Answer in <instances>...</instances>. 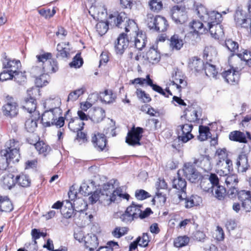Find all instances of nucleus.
Masks as SVG:
<instances>
[{
    "label": "nucleus",
    "instance_id": "nucleus-1",
    "mask_svg": "<svg viewBox=\"0 0 251 251\" xmlns=\"http://www.w3.org/2000/svg\"><path fill=\"white\" fill-rule=\"evenodd\" d=\"M112 181L115 183L117 180H111L110 182L104 184L102 189L100 190V202L104 205H109L112 202L115 201H117V197L126 200H128L129 197L128 194L123 193L120 187L113 190L114 186Z\"/></svg>",
    "mask_w": 251,
    "mask_h": 251
},
{
    "label": "nucleus",
    "instance_id": "nucleus-2",
    "mask_svg": "<svg viewBox=\"0 0 251 251\" xmlns=\"http://www.w3.org/2000/svg\"><path fill=\"white\" fill-rule=\"evenodd\" d=\"M112 26H115L119 28L124 27L126 32L135 31L137 27L136 23L132 20L128 18L125 12L115 13L109 16V22Z\"/></svg>",
    "mask_w": 251,
    "mask_h": 251
},
{
    "label": "nucleus",
    "instance_id": "nucleus-3",
    "mask_svg": "<svg viewBox=\"0 0 251 251\" xmlns=\"http://www.w3.org/2000/svg\"><path fill=\"white\" fill-rule=\"evenodd\" d=\"M51 57L52 54L49 52L36 55L37 63L42 66L43 72L47 75L55 73L58 69L57 62Z\"/></svg>",
    "mask_w": 251,
    "mask_h": 251
},
{
    "label": "nucleus",
    "instance_id": "nucleus-4",
    "mask_svg": "<svg viewBox=\"0 0 251 251\" xmlns=\"http://www.w3.org/2000/svg\"><path fill=\"white\" fill-rule=\"evenodd\" d=\"M62 114L56 115L54 111L45 109L42 114L41 122L45 126H55L57 127H61L64 125V118L61 116Z\"/></svg>",
    "mask_w": 251,
    "mask_h": 251
},
{
    "label": "nucleus",
    "instance_id": "nucleus-5",
    "mask_svg": "<svg viewBox=\"0 0 251 251\" xmlns=\"http://www.w3.org/2000/svg\"><path fill=\"white\" fill-rule=\"evenodd\" d=\"M146 22L150 29L158 32H165L169 27L168 22L164 17L154 16L151 14L147 15Z\"/></svg>",
    "mask_w": 251,
    "mask_h": 251
},
{
    "label": "nucleus",
    "instance_id": "nucleus-6",
    "mask_svg": "<svg viewBox=\"0 0 251 251\" xmlns=\"http://www.w3.org/2000/svg\"><path fill=\"white\" fill-rule=\"evenodd\" d=\"M0 170H6L9 164L18 162L20 158L19 150H1L0 152Z\"/></svg>",
    "mask_w": 251,
    "mask_h": 251
},
{
    "label": "nucleus",
    "instance_id": "nucleus-7",
    "mask_svg": "<svg viewBox=\"0 0 251 251\" xmlns=\"http://www.w3.org/2000/svg\"><path fill=\"white\" fill-rule=\"evenodd\" d=\"M189 26L192 29L186 36V38H190L192 40L199 39L200 34H202L208 31L207 26L197 21H193L189 24Z\"/></svg>",
    "mask_w": 251,
    "mask_h": 251
},
{
    "label": "nucleus",
    "instance_id": "nucleus-8",
    "mask_svg": "<svg viewBox=\"0 0 251 251\" xmlns=\"http://www.w3.org/2000/svg\"><path fill=\"white\" fill-rule=\"evenodd\" d=\"M18 105L14 99L9 95L6 97V103L2 106L3 114L7 117L16 116L18 113Z\"/></svg>",
    "mask_w": 251,
    "mask_h": 251
},
{
    "label": "nucleus",
    "instance_id": "nucleus-9",
    "mask_svg": "<svg viewBox=\"0 0 251 251\" xmlns=\"http://www.w3.org/2000/svg\"><path fill=\"white\" fill-rule=\"evenodd\" d=\"M185 119L189 122L199 121L202 114V109L196 103L188 106L184 111Z\"/></svg>",
    "mask_w": 251,
    "mask_h": 251
},
{
    "label": "nucleus",
    "instance_id": "nucleus-10",
    "mask_svg": "<svg viewBox=\"0 0 251 251\" xmlns=\"http://www.w3.org/2000/svg\"><path fill=\"white\" fill-rule=\"evenodd\" d=\"M3 66L4 68L9 69V71L15 74L14 80L19 82L18 76L20 75L23 78H24V75L20 72L18 70L21 67V62L18 60L11 59L7 56L4 57L3 60Z\"/></svg>",
    "mask_w": 251,
    "mask_h": 251
},
{
    "label": "nucleus",
    "instance_id": "nucleus-11",
    "mask_svg": "<svg viewBox=\"0 0 251 251\" xmlns=\"http://www.w3.org/2000/svg\"><path fill=\"white\" fill-rule=\"evenodd\" d=\"M143 129L140 127H133L129 131L126 139V142L128 145L132 146H140V141L142 137Z\"/></svg>",
    "mask_w": 251,
    "mask_h": 251
},
{
    "label": "nucleus",
    "instance_id": "nucleus-12",
    "mask_svg": "<svg viewBox=\"0 0 251 251\" xmlns=\"http://www.w3.org/2000/svg\"><path fill=\"white\" fill-rule=\"evenodd\" d=\"M182 171L185 177L192 183L198 182L202 177L201 175L190 163L185 164Z\"/></svg>",
    "mask_w": 251,
    "mask_h": 251
},
{
    "label": "nucleus",
    "instance_id": "nucleus-13",
    "mask_svg": "<svg viewBox=\"0 0 251 251\" xmlns=\"http://www.w3.org/2000/svg\"><path fill=\"white\" fill-rule=\"evenodd\" d=\"M39 93V90L37 88H32L27 90L29 98L25 99L22 107L30 113L34 112L36 108V101L33 95Z\"/></svg>",
    "mask_w": 251,
    "mask_h": 251
},
{
    "label": "nucleus",
    "instance_id": "nucleus-14",
    "mask_svg": "<svg viewBox=\"0 0 251 251\" xmlns=\"http://www.w3.org/2000/svg\"><path fill=\"white\" fill-rule=\"evenodd\" d=\"M180 171H178L176 177H175L173 180V187L178 190L177 194L179 199L186 198V181L185 179L180 176Z\"/></svg>",
    "mask_w": 251,
    "mask_h": 251
},
{
    "label": "nucleus",
    "instance_id": "nucleus-15",
    "mask_svg": "<svg viewBox=\"0 0 251 251\" xmlns=\"http://www.w3.org/2000/svg\"><path fill=\"white\" fill-rule=\"evenodd\" d=\"M178 138L183 143H186L193 137L191 133L193 126L191 124H185L178 126Z\"/></svg>",
    "mask_w": 251,
    "mask_h": 251
},
{
    "label": "nucleus",
    "instance_id": "nucleus-16",
    "mask_svg": "<svg viewBox=\"0 0 251 251\" xmlns=\"http://www.w3.org/2000/svg\"><path fill=\"white\" fill-rule=\"evenodd\" d=\"M71 113L70 110H68L65 115V119L67 121H69L68 123V127L74 132H78L83 128L84 123L80 121V119L78 117H74L69 119V114Z\"/></svg>",
    "mask_w": 251,
    "mask_h": 251
},
{
    "label": "nucleus",
    "instance_id": "nucleus-17",
    "mask_svg": "<svg viewBox=\"0 0 251 251\" xmlns=\"http://www.w3.org/2000/svg\"><path fill=\"white\" fill-rule=\"evenodd\" d=\"M127 39V35L124 33H121L115 43V50L117 54H122L127 48L129 43Z\"/></svg>",
    "mask_w": 251,
    "mask_h": 251
},
{
    "label": "nucleus",
    "instance_id": "nucleus-18",
    "mask_svg": "<svg viewBox=\"0 0 251 251\" xmlns=\"http://www.w3.org/2000/svg\"><path fill=\"white\" fill-rule=\"evenodd\" d=\"M238 200L241 202L242 208L246 212L251 211V194L250 191H239Z\"/></svg>",
    "mask_w": 251,
    "mask_h": 251
},
{
    "label": "nucleus",
    "instance_id": "nucleus-19",
    "mask_svg": "<svg viewBox=\"0 0 251 251\" xmlns=\"http://www.w3.org/2000/svg\"><path fill=\"white\" fill-rule=\"evenodd\" d=\"M61 101L60 98L56 97L53 99H47L44 103V107L45 109L54 111L56 115L62 114V111L60 108Z\"/></svg>",
    "mask_w": 251,
    "mask_h": 251
},
{
    "label": "nucleus",
    "instance_id": "nucleus-20",
    "mask_svg": "<svg viewBox=\"0 0 251 251\" xmlns=\"http://www.w3.org/2000/svg\"><path fill=\"white\" fill-rule=\"evenodd\" d=\"M239 75V71L237 67L234 69L232 67V69L226 71L222 74L225 81L230 84H234L238 82Z\"/></svg>",
    "mask_w": 251,
    "mask_h": 251
},
{
    "label": "nucleus",
    "instance_id": "nucleus-21",
    "mask_svg": "<svg viewBox=\"0 0 251 251\" xmlns=\"http://www.w3.org/2000/svg\"><path fill=\"white\" fill-rule=\"evenodd\" d=\"M216 166L218 169V173L221 176H226L233 170L232 161L229 158L225 161L216 163Z\"/></svg>",
    "mask_w": 251,
    "mask_h": 251
},
{
    "label": "nucleus",
    "instance_id": "nucleus-22",
    "mask_svg": "<svg viewBox=\"0 0 251 251\" xmlns=\"http://www.w3.org/2000/svg\"><path fill=\"white\" fill-rule=\"evenodd\" d=\"M247 137L245 134L240 131L235 130L231 132L229 134V138L230 140L239 143H247V138L251 140V135L248 131L246 132Z\"/></svg>",
    "mask_w": 251,
    "mask_h": 251
},
{
    "label": "nucleus",
    "instance_id": "nucleus-23",
    "mask_svg": "<svg viewBox=\"0 0 251 251\" xmlns=\"http://www.w3.org/2000/svg\"><path fill=\"white\" fill-rule=\"evenodd\" d=\"M204 64L200 58L194 56L189 59L188 68L195 73L203 71Z\"/></svg>",
    "mask_w": 251,
    "mask_h": 251
},
{
    "label": "nucleus",
    "instance_id": "nucleus-24",
    "mask_svg": "<svg viewBox=\"0 0 251 251\" xmlns=\"http://www.w3.org/2000/svg\"><path fill=\"white\" fill-rule=\"evenodd\" d=\"M204 189L207 192L211 194L219 200H223L226 194V190L225 188L222 186L214 185L213 188L208 187V189L204 188Z\"/></svg>",
    "mask_w": 251,
    "mask_h": 251
},
{
    "label": "nucleus",
    "instance_id": "nucleus-25",
    "mask_svg": "<svg viewBox=\"0 0 251 251\" xmlns=\"http://www.w3.org/2000/svg\"><path fill=\"white\" fill-rule=\"evenodd\" d=\"M172 19L176 23H182L186 17L185 11L183 8L178 5L174 6L171 9Z\"/></svg>",
    "mask_w": 251,
    "mask_h": 251
},
{
    "label": "nucleus",
    "instance_id": "nucleus-26",
    "mask_svg": "<svg viewBox=\"0 0 251 251\" xmlns=\"http://www.w3.org/2000/svg\"><path fill=\"white\" fill-rule=\"evenodd\" d=\"M156 188V195L158 198H160V201L165 202L166 201V194L161 191V190H166L167 189V184L163 178H159L155 183Z\"/></svg>",
    "mask_w": 251,
    "mask_h": 251
},
{
    "label": "nucleus",
    "instance_id": "nucleus-27",
    "mask_svg": "<svg viewBox=\"0 0 251 251\" xmlns=\"http://www.w3.org/2000/svg\"><path fill=\"white\" fill-rule=\"evenodd\" d=\"M208 17L204 22L207 27L215 24L221 23L223 20L222 14L216 11H209Z\"/></svg>",
    "mask_w": 251,
    "mask_h": 251
},
{
    "label": "nucleus",
    "instance_id": "nucleus-28",
    "mask_svg": "<svg viewBox=\"0 0 251 251\" xmlns=\"http://www.w3.org/2000/svg\"><path fill=\"white\" fill-rule=\"evenodd\" d=\"M169 46L172 50H179L184 45L182 37L178 34H174L170 38Z\"/></svg>",
    "mask_w": 251,
    "mask_h": 251
},
{
    "label": "nucleus",
    "instance_id": "nucleus-29",
    "mask_svg": "<svg viewBox=\"0 0 251 251\" xmlns=\"http://www.w3.org/2000/svg\"><path fill=\"white\" fill-rule=\"evenodd\" d=\"M92 142L94 146L100 151H102L106 147V139L103 134L97 133L92 137Z\"/></svg>",
    "mask_w": 251,
    "mask_h": 251
},
{
    "label": "nucleus",
    "instance_id": "nucleus-30",
    "mask_svg": "<svg viewBox=\"0 0 251 251\" xmlns=\"http://www.w3.org/2000/svg\"><path fill=\"white\" fill-rule=\"evenodd\" d=\"M56 50L57 51V57L64 58L70 57V48L69 43L67 44L65 43H59L57 46Z\"/></svg>",
    "mask_w": 251,
    "mask_h": 251
},
{
    "label": "nucleus",
    "instance_id": "nucleus-31",
    "mask_svg": "<svg viewBox=\"0 0 251 251\" xmlns=\"http://www.w3.org/2000/svg\"><path fill=\"white\" fill-rule=\"evenodd\" d=\"M85 246L90 251L95 250L99 245L97 237L93 234H89L84 237Z\"/></svg>",
    "mask_w": 251,
    "mask_h": 251
},
{
    "label": "nucleus",
    "instance_id": "nucleus-32",
    "mask_svg": "<svg viewBox=\"0 0 251 251\" xmlns=\"http://www.w3.org/2000/svg\"><path fill=\"white\" fill-rule=\"evenodd\" d=\"M180 73L176 72L175 75H173V80L172 83L174 85H176V88L181 91V89L186 87L187 82L185 80V77L180 75Z\"/></svg>",
    "mask_w": 251,
    "mask_h": 251
},
{
    "label": "nucleus",
    "instance_id": "nucleus-33",
    "mask_svg": "<svg viewBox=\"0 0 251 251\" xmlns=\"http://www.w3.org/2000/svg\"><path fill=\"white\" fill-rule=\"evenodd\" d=\"M236 165L238 172L242 173L245 172L249 168L248 160L245 154L239 155L237 158Z\"/></svg>",
    "mask_w": 251,
    "mask_h": 251
},
{
    "label": "nucleus",
    "instance_id": "nucleus-34",
    "mask_svg": "<svg viewBox=\"0 0 251 251\" xmlns=\"http://www.w3.org/2000/svg\"><path fill=\"white\" fill-rule=\"evenodd\" d=\"M207 29L211 36L215 39L222 38L224 35L223 28L221 23L215 24L211 26L209 25Z\"/></svg>",
    "mask_w": 251,
    "mask_h": 251
},
{
    "label": "nucleus",
    "instance_id": "nucleus-35",
    "mask_svg": "<svg viewBox=\"0 0 251 251\" xmlns=\"http://www.w3.org/2000/svg\"><path fill=\"white\" fill-rule=\"evenodd\" d=\"M133 42L135 48L140 50H142L147 42L146 34L142 31L139 32L136 34Z\"/></svg>",
    "mask_w": 251,
    "mask_h": 251
},
{
    "label": "nucleus",
    "instance_id": "nucleus-36",
    "mask_svg": "<svg viewBox=\"0 0 251 251\" xmlns=\"http://www.w3.org/2000/svg\"><path fill=\"white\" fill-rule=\"evenodd\" d=\"M89 12L94 19L102 21L106 13V10L103 7L100 6H92Z\"/></svg>",
    "mask_w": 251,
    "mask_h": 251
},
{
    "label": "nucleus",
    "instance_id": "nucleus-37",
    "mask_svg": "<svg viewBox=\"0 0 251 251\" xmlns=\"http://www.w3.org/2000/svg\"><path fill=\"white\" fill-rule=\"evenodd\" d=\"M13 209L12 203L7 196H0V212H9Z\"/></svg>",
    "mask_w": 251,
    "mask_h": 251
},
{
    "label": "nucleus",
    "instance_id": "nucleus-38",
    "mask_svg": "<svg viewBox=\"0 0 251 251\" xmlns=\"http://www.w3.org/2000/svg\"><path fill=\"white\" fill-rule=\"evenodd\" d=\"M16 183V178L12 174H8L3 177L2 185L5 189H11Z\"/></svg>",
    "mask_w": 251,
    "mask_h": 251
},
{
    "label": "nucleus",
    "instance_id": "nucleus-39",
    "mask_svg": "<svg viewBox=\"0 0 251 251\" xmlns=\"http://www.w3.org/2000/svg\"><path fill=\"white\" fill-rule=\"evenodd\" d=\"M181 201H185V206L187 208H190L200 204L201 201V198L197 195H192L190 198H187L186 195L185 199H179Z\"/></svg>",
    "mask_w": 251,
    "mask_h": 251
},
{
    "label": "nucleus",
    "instance_id": "nucleus-40",
    "mask_svg": "<svg viewBox=\"0 0 251 251\" xmlns=\"http://www.w3.org/2000/svg\"><path fill=\"white\" fill-rule=\"evenodd\" d=\"M147 59L152 64L158 63L160 59V55L154 48H150L146 53Z\"/></svg>",
    "mask_w": 251,
    "mask_h": 251
},
{
    "label": "nucleus",
    "instance_id": "nucleus-41",
    "mask_svg": "<svg viewBox=\"0 0 251 251\" xmlns=\"http://www.w3.org/2000/svg\"><path fill=\"white\" fill-rule=\"evenodd\" d=\"M36 150L40 154H43L44 156L48 154L51 151L50 147L43 141H38L34 144Z\"/></svg>",
    "mask_w": 251,
    "mask_h": 251
},
{
    "label": "nucleus",
    "instance_id": "nucleus-42",
    "mask_svg": "<svg viewBox=\"0 0 251 251\" xmlns=\"http://www.w3.org/2000/svg\"><path fill=\"white\" fill-rule=\"evenodd\" d=\"M16 183L23 187H27L30 186L31 180L27 175L21 174L16 177Z\"/></svg>",
    "mask_w": 251,
    "mask_h": 251
},
{
    "label": "nucleus",
    "instance_id": "nucleus-43",
    "mask_svg": "<svg viewBox=\"0 0 251 251\" xmlns=\"http://www.w3.org/2000/svg\"><path fill=\"white\" fill-rule=\"evenodd\" d=\"M211 159L208 155H202L201 157L200 165L205 172H208L212 168Z\"/></svg>",
    "mask_w": 251,
    "mask_h": 251
},
{
    "label": "nucleus",
    "instance_id": "nucleus-44",
    "mask_svg": "<svg viewBox=\"0 0 251 251\" xmlns=\"http://www.w3.org/2000/svg\"><path fill=\"white\" fill-rule=\"evenodd\" d=\"M109 19H108L107 22H104L102 21H100L99 23H98L96 25V28L97 31L98 33L102 36L108 30V25H110L111 26L113 27L109 23H108Z\"/></svg>",
    "mask_w": 251,
    "mask_h": 251
},
{
    "label": "nucleus",
    "instance_id": "nucleus-45",
    "mask_svg": "<svg viewBox=\"0 0 251 251\" xmlns=\"http://www.w3.org/2000/svg\"><path fill=\"white\" fill-rule=\"evenodd\" d=\"M205 75L208 77H216L218 72L215 66L208 62L204 64V69Z\"/></svg>",
    "mask_w": 251,
    "mask_h": 251
},
{
    "label": "nucleus",
    "instance_id": "nucleus-46",
    "mask_svg": "<svg viewBox=\"0 0 251 251\" xmlns=\"http://www.w3.org/2000/svg\"><path fill=\"white\" fill-rule=\"evenodd\" d=\"M68 206H63L61 210V214L65 218L69 219L72 217L75 213V209L71 203H67Z\"/></svg>",
    "mask_w": 251,
    "mask_h": 251
},
{
    "label": "nucleus",
    "instance_id": "nucleus-47",
    "mask_svg": "<svg viewBox=\"0 0 251 251\" xmlns=\"http://www.w3.org/2000/svg\"><path fill=\"white\" fill-rule=\"evenodd\" d=\"M208 126H199V135L198 138L200 141H204L210 136L211 133Z\"/></svg>",
    "mask_w": 251,
    "mask_h": 251
},
{
    "label": "nucleus",
    "instance_id": "nucleus-48",
    "mask_svg": "<svg viewBox=\"0 0 251 251\" xmlns=\"http://www.w3.org/2000/svg\"><path fill=\"white\" fill-rule=\"evenodd\" d=\"M115 98V95L113 94L111 90H105L100 95L101 100L105 103L112 102Z\"/></svg>",
    "mask_w": 251,
    "mask_h": 251
},
{
    "label": "nucleus",
    "instance_id": "nucleus-49",
    "mask_svg": "<svg viewBox=\"0 0 251 251\" xmlns=\"http://www.w3.org/2000/svg\"><path fill=\"white\" fill-rule=\"evenodd\" d=\"M215 157L217 163L220 162L221 161H225L229 159L228 157V153L226 149H219L215 153Z\"/></svg>",
    "mask_w": 251,
    "mask_h": 251
},
{
    "label": "nucleus",
    "instance_id": "nucleus-50",
    "mask_svg": "<svg viewBox=\"0 0 251 251\" xmlns=\"http://www.w3.org/2000/svg\"><path fill=\"white\" fill-rule=\"evenodd\" d=\"M73 204L75 212L80 213L83 212L86 209L87 206L83 200L79 199L75 200ZM75 214H76V212H75Z\"/></svg>",
    "mask_w": 251,
    "mask_h": 251
},
{
    "label": "nucleus",
    "instance_id": "nucleus-51",
    "mask_svg": "<svg viewBox=\"0 0 251 251\" xmlns=\"http://www.w3.org/2000/svg\"><path fill=\"white\" fill-rule=\"evenodd\" d=\"M105 111L101 108H98L95 110L92 119L94 122L99 123L105 117Z\"/></svg>",
    "mask_w": 251,
    "mask_h": 251
},
{
    "label": "nucleus",
    "instance_id": "nucleus-52",
    "mask_svg": "<svg viewBox=\"0 0 251 251\" xmlns=\"http://www.w3.org/2000/svg\"><path fill=\"white\" fill-rule=\"evenodd\" d=\"M140 205H137L135 202H132V204L128 206L127 209V213L130 212L135 219L139 218V215L141 214Z\"/></svg>",
    "mask_w": 251,
    "mask_h": 251
},
{
    "label": "nucleus",
    "instance_id": "nucleus-53",
    "mask_svg": "<svg viewBox=\"0 0 251 251\" xmlns=\"http://www.w3.org/2000/svg\"><path fill=\"white\" fill-rule=\"evenodd\" d=\"M190 239L187 236H179L174 240V245L177 248L186 246L189 242Z\"/></svg>",
    "mask_w": 251,
    "mask_h": 251
},
{
    "label": "nucleus",
    "instance_id": "nucleus-54",
    "mask_svg": "<svg viewBox=\"0 0 251 251\" xmlns=\"http://www.w3.org/2000/svg\"><path fill=\"white\" fill-rule=\"evenodd\" d=\"M85 88H81L71 92L68 95L67 101H74L76 100L80 96L83 94Z\"/></svg>",
    "mask_w": 251,
    "mask_h": 251
},
{
    "label": "nucleus",
    "instance_id": "nucleus-55",
    "mask_svg": "<svg viewBox=\"0 0 251 251\" xmlns=\"http://www.w3.org/2000/svg\"><path fill=\"white\" fill-rule=\"evenodd\" d=\"M248 14L246 13L245 10H243L242 9L238 8L235 13L234 15V20L236 22V25H241L243 24L242 22V19L243 18H245V17Z\"/></svg>",
    "mask_w": 251,
    "mask_h": 251
},
{
    "label": "nucleus",
    "instance_id": "nucleus-56",
    "mask_svg": "<svg viewBox=\"0 0 251 251\" xmlns=\"http://www.w3.org/2000/svg\"><path fill=\"white\" fill-rule=\"evenodd\" d=\"M216 51L214 48L212 46L206 47L205 48L203 51V57L205 58L207 60L211 61L212 57L216 56Z\"/></svg>",
    "mask_w": 251,
    "mask_h": 251
},
{
    "label": "nucleus",
    "instance_id": "nucleus-57",
    "mask_svg": "<svg viewBox=\"0 0 251 251\" xmlns=\"http://www.w3.org/2000/svg\"><path fill=\"white\" fill-rule=\"evenodd\" d=\"M37 120L32 118L27 119L25 123V127L27 131L29 132H33L37 127Z\"/></svg>",
    "mask_w": 251,
    "mask_h": 251
},
{
    "label": "nucleus",
    "instance_id": "nucleus-58",
    "mask_svg": "<svg viewBox=\"0 0 251 251\" xmlns=\"http://www.w3.org/2000/svg\"><path fill=\"white\" fill-rule=\"evenodd\" d=\"M136 94L138 98L143 102H149L151 100L149 95L140 89H137Z\"/></svg>",
    "mask_w": 251,
    "mask_h": 251
},
{
    "label": "nucleus",
    "instance_id": "nucleus-59",
    "mask_svg": "<svg viewBox=\"0 0 251 251\" xmlns=\"http://www.w3.org/2000/svg\"><path fill=\"white\" fill-rule=\"evenodd\" d=\"M20 143L18 140L15 139L9 140L5 145V149L3 150H14L15 149L19 150Z\"/></svg>",
    "mask_w": 251,
    "mask_h": 251
},
{
    "label": "nucleus",
    "instance_id": "nucleus-60",
    "mask_svg": "<svg viewBox=\"0 0 251 251\" xmlns=\"http://www.w3.org/2000/svg\"><path fill=\"white\" fill-rule=\"evenodd\" d=\"M197 11L198 16L204 22L206 19L208 18V14L209 12L203 5L199 6L197 9Z\"/></svg>",
    "mask_w": 251,
    "mask_h": 251
},
{
    "label": "nucleus",
    "instance_id": "nucleus-61",
    "mask_svg": "<svg viewBox=\"0 0 251 251\" xmlns=\"http://www.w3.org/2000/svg\"><path fill=\"white\" fill-rule=\"evenodd\" d=\"M48 75L45 73L41 75L39 77H37L35 79V83L37 86L39 87L46 85L48 83Z\"/></svg>",
    "mask_w": 251,
    "mask_h": 251
},
{
    "label": "nucleus",
    "instance_id": "nucleus-62",
    "mask_svg": "<svg viewBox=\"0 0 251 251\" xmlns=\"http://www.w3.org/2000/svg\"><path fill=\"white\" fill-rule=\"evenodd\" d=\"M149 6L151 10L157 12L162 9V3L158 0H150Z\"/></svg>",
    "mask_w": 251,
    "mask_h": 251
},
{
    "label": "nucleus",
    "instance_id": "nucleus-63",
    "mask_svg": "<svg viewBox=\"0 0 251 251\" xmlns=\"http://www.w3.org/2000/svg\"><path fill=\"white\" fill-rule=\"evenodd\" d=\"M127 231V229L125 227H116L112 231V234L114 237L119 238L126 234Z\"/></svg>",
    "mask_w": 251,
    "mask_h": 251
},
{
    "label": "nucleus",
    "instance_id": "nucleus-64",
    "mask_svg": "<svg viewBox=\"0 0 251 251\" xmlns=\"http://www.w3.org/2000/svg\"><path fill=\"white\" fill-rule=\"evenodd\" d=\"M39 13L46 19H50L53 17L55 14L56 11L54 9L50 10V9H41L38 11Z\"/></svg>",
    "mask_w": 251,
    "mask_h": 251
}]
</instances>
